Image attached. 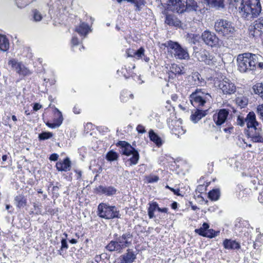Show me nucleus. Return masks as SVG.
I'll use <instances>...</instances> for the list:
<instances>
[{
	"mask_svg": "<svg viewBox=\"0 0 263 263\" xmlns=\"http://www.w3.org/2000/svg\"><path fill=\"white\" fill-rule=\"evenodd\" d=\"M238 70L247 73L257 68L263 69V57L259 54L246 52L239 54L237 58Z\"/></svg>",
	"mask_w": 263,
	"mask_h": 263,
	"instance_id": "obj_1",
	"label": "nucleus"
},
{
	"mask_svg": "<svg viewBox=\"0 0 263 263\" xmlns=\"http://www.w3.org/2000/svg\"><path fill=\"white\" fill-rule=\"evenodd\" d=\"M239 11L242 17L247 20L257 17L261 11L260 0H242Z\"/></svg>",
	"mask_w": 263,
	"mask_h": 263,
	"instance_id": "obj_2",
	"label": "nucleus"
},
{
	"mask_svg": "<svg viewBox=\"0 0 263 263\" xmlns=\"http://www.w3.org/2000/svg\"><path fill=\"white\" fill-rule=\"evenodd\" d=\"M98 215L106 219L119 218L121 217L119 210L115 206H111L106 203H101L98 206Z\"/></svg>",
	"mask_w": 263,
	"mask_h": 263,
	"instance_id": "obj_3",
	"label": "nucleus"
},
{
	"mask_svg": "<svg viewBox=\"0 0 263 263\" xmlns=\"http://www.w3.org/2000/svg\"><path fill=\"white\" fill-rule=\"evenodd\" d=\"M117 145L121 146L120 153L122 154L127 156L132 155V157L127 160L126 163L129 162L130 166L138 163L139 160V153L130 144L125 141H120L118 142Z\"/></svg>",
	"mask_w": 263,
	"mask_h": 263,
	"instance_id": "obj_4",
	"label": "nucleus"
},
{
	"mask_svg": "<svg viewBox=\"0 0 263 263\" xmlns=\"http://www.w3.org/2000/svg\"><path fill=\"white\" fill-rule=\"evenodd\" d=\"M211 99V95L201 89H196L190 96V100L192 105L198 108L204 106Z\"/></svg>",
	"mask_w": 263,
	"mask_h": 263,
	"instance_id": "obj_5",
	"label": "nucleus"
},
{
	"mask_svg": "<svg viewBox=\"0 0 263 263\" xmlns=\"http://www.w3.org/2000/svg\"><path fill=\"white\" fill-rule=\"evenodd\" d=\"M215 31L219 34L223 36L229 37L232 36L235 31L232 23L226 20H217L214 25Z\"/></svg>",
	"mask_w": 263,
	"mask_h": 263,
	"instance_id": "obj_6",
	"label": "nucleus"
},
{
	"mask_svg": "<svg viewBox=\"0 0 263 263\" xmlns=\"http://www.w3.org/2000/svg\"><path fill=\"white\" fill-rule=\"evenodd\" d=\"M163 45L171 49V53L176 59L188 60L189 54L186 48H184L177 42L168 41L163 44Z\"/></svg>",
	"mask_w": 263,
	"mask_h": 263,
	"instance_id": "obj_7",
	"label": "nucleus"
},
{
	"mask_svg": "<svg viewBox=\"0 0 263 263\" xmlns=\"http://www.w3.org/2000/svg\"><path fill=\"white\" fill-rule=\"evenodd\" d=\"M197 8V2L194 0H180L176 3V7L172 8V10L178 13H182L185 11H196Z\"/></svg>",
	"mask_w": 263,
	"mask_h": 263,
	"instance_id": "obj_8",
	"label": "nucleus"
},
{
	"mask_svg": "<svg viewBox=\"0 0 263 263\" xmlns=\"http://www.w3.org/2000/svg\"><path fill=\"white\" fill-rule=\"evenodd\" d=\"M197 48L194 47V54L199 61L203 62L205 64L211 65L215 62L214 57L204 49H200L196 51Z\"/></svg>",
	"mask_w": 263,
	"mask_h": 263,
	"instance_id": "obj_9",
	"label": "nucleus"
},
{
	"mask_svg": "<svg viewBox=\"0 0 263 263\" xmlns=\"http://www.w3.org/2000/svg\"><path fill=\"white\" fill-rule=\"evenodd\" d=\"M263 33V16L255 21L249 27V35L253 37H259Z\"/></svg>",
	"mask_w": 263,
	"mask_h": 263,
	"instance_id": "obj_10",
	"label": "nucleus"
},
{
	"mask_svg": "<svg viewBox=\"0 0 263 263\" xmlns=\"http://www.w3.org/2000/svg\"><path fill=\"white\" fill-rule=\"evenodd\" d=\"M201 39L203 42L209 46L213 47L218 45L219 39L214 33L209 30H205L202 33Z\"/></svg>",
	"mask_w": 263,
	"mask_h": 263,
	"instance_id": "obj_11",
	"label": "nucleus"
},
{
	"mask_svg": "<svg viewBox=\"0 0 263 263\" xmlns=\"http://www.w3.org/2000/svg\"><path fill=\"white\" fill-rule=\"evenodd\" d=\"M246 135L255 143H263V130L258 126L247 131Z\"/></svg>",
	"mask_w": 263,
	"mask_h": 263,
	"instance_id": "obj_12",
	"label": "nucleus"
},
{
	"mask_svg": "<svg viewBox=\"0 0 263 263\" xmlns=\"http://www.w3.org/2000/svg\"><path fill=\"white\" fill-rule=\"evenodd\" d=\"M218 86L224 94L231 95L236 91V86L234 84L226 78L220 81Z\"/></svg>",
	"mask_w": 263,
	"mask_h": 263,
	"instance_id": "obj_13",
	"label": "nucleus"
},
{
	"mask_svg": "<svg viewBox=\"0 0 263 263\" xmlns=\"http://www.w3.org/2000/svg\"><path fill=\"white\" fill-rule=\"evenodd\" d=\"M114 236L116 237L123 250L132 244L133 236L130 232H126L119 236H118L117 234H115Z\"/></svg>",
	"mask_w": 263,
	"mask_h": 263,
	"instance_id": "obj_14",
	"label": "nucleus"
},
{
	"mask_svg": "<svg viewBox=\"0 0 263 263\" xmlns=\"http://www.w3.org/2000/svg\"><path fill=\"white\" fill-rule=\"evenodd\" d=\"M229 114V111L226 109H221L214 114L213 120L217 125H221L224 123Z\"/></svg>",
	"mask_w": 263,
	"mask_h": 263,
	"instance_id": "obj_15",
	"label": "nucleus"
},
{
	"mask_svg": "<svg viewBox=\"0 0 263 263\" xmlns=\"http://www.w3.org/2000/svg\"><path fill=\"white\" fill-rule=\"evenodd\" d=\"M8 65L11 66L20 74L28 76L31 73L29 69L14 60H10L8 62Z\"/></svg>",
	"mask_w": 263,
	"mask_h": 263,
	"instance_id": "obj_16",
	"label": "nucleus"
},
{
	"mask_svg": "<svg viewBox=\"0 0 263 263\" xmlns=\"http://www.w3.org/2000/svg\"><path fill=\"white\" fill-rule=\"evenodd\" d=\"M136 258V255L130 249H127L126 252L119 257L120 263H133Z\"/></svg>",
	"mask_w": 263,
	"mask_h": 263,
	"instance_id": "obj_17",
	"label": "nucleus"
},
{
	"mask_svg": "<svg viewBox=\"0 0 263 263\" xmlns=\"http://www.w3.org/2000/svg\"><path fill=\"white\" fill-rule=\"evenodd\" d=\"M245 121L249 130L258 126L259 123L256 121V115L253 111L250 112L245 118Z\"/></svg>",
	"mask_w": 263,
	"mask_h": 263,
	"instance_id": "obj_18",
	"label": "nucleus"
},
{
	"mask_svg": "<svg viewBox=\"0 0 263 263\" xmlns=\"http://www.w3.org/2000/svg\"><path fill=\"white\" fill-rule=\"evenodd\" d=\"M209 109L201 110L196 108L194 112L191 116V120L195 123H197L202 118L205 117L208 113Z\"/></svg>",
	"mask_w": 263,
	"mask_h": 263,
	"instance_id": "obj_19",
	"label": "nucleus"
},
{
	"mask_svg": "<svg viewBox=\"0 0 263 263\" xmlns=\"http://www.w3.org/2000/svg\"><path fill=\"white\" fill-rule=\"evenodd\" d=\"M57 169L59 171L67 172L71 168V161L68 157H66L63 161L58 162L56 163Z\"/></svg>",
	"mask_w": 263,
	"mask_h": 263,
	"instance_id": "obj_20",
	"label": "nucleus"
},
{
	"mask_svg": "<svg viewBox=\"0 0 263 263\" xmlns=\"http://www.w3.org/2000/svg\"><path fill=\"white\" fill-rule=\"evenodd\" d=\"M105 248L109 252H116L118 253H121L123 252V249L116 238L114 240L110 241Z\"/></svg>",
	"mask_w": 263,
	"mask_h": 263,
	"instance_id": "obj_21",
	"label": "nucleus"
},
{
	"mask_svg": "<svg viewBox=\"0 0 263 263\" xmlns=\"http://www.w3.org/2000/svg\"><path fill=\"white\" fill-rule=\"evenodd\" d=\"M75 31L80 35L85 37L86 36L89 31H90V28L87 23L82 22L80 23L79 26L76 27Z\"/></svg>",
	"mask_w": 263,
	"mask_h": 263,
	"instance_id": "obj_22",
	"label": "nucleus"
},
{
	"mask_svg": "<svg viewBox=\"0 0 263 263\" xmlns=\"http://www.w3.org/2000/svg\"><path fill=\"white\" fill-rule=\"evenodd\" d=\"M97 191L107 196H112L116 194L117 190L113 186H103L100 185L97 187Z\"/></svg>",
	"mask_w": 263,
	"mask_h": 263,
	"instance_id": "obj_23",
	"label": "nucleus"
},
{
	"mask_svg": "<svg viewBox=\"0 0 263 263\" xmlns=\"http://www.w3.org/2000/svg\"><path fill=\"white\" fill-rule=\"evenodd\" d=\"M223 245L226 249H239L240 247L238 242L231 239H225L223 242Z\"/></svg>",
	"mask_w": 263,
	"mask_h": 263,
	"instance_id": "obj_24",
	"label": "nucleus"
},
{
	"mask_svg": "<svg viewBox=\"0 0 263 263\" xmlns=\"http://www.w3.org/2000/svg\"><path fill=\"white\" fill-rule=\"evenodd\" d=\"M149 137L150 140L155 143L157 146L159 147L162 144V140L160 137L152 129L149 131Z\"/></svg>",
	"mask_w": 263,
	"mask_h": 263,
	"instance_id": "obj_25",
	"label": "nucleus"
},
{
	"mask_svg": "<svg viewBox=\"0 0 263 263\" xmlns=\"http://www.w3.org/2000/svg\"><path fill=\"white\" fill-rule=\"evenodd\" d=\"M165 23L170 26L178 27L180 22L175 16L172 15H166Z\"/></svg>",
	"mask_w": 263,
	"mask_h": 263,
	"instance_id": "obj_26",
	"label": "nucleus"
},
{
	"mask_svg": "<svg viewBox=\"0 0 263 263\" xmlns=\"http://www.w3.org/2000/svg\"><path fill=\"white\" fill-rule=\"evenodd\" d=\"M14 202L16 206L21 209L24 208L26 205L27 201L23 195H18L15 197Z\"/></svg>",
	"mask_w": 263,
	"mask_h": 263,
	"instance_id": "obj_27",
	"label": "nucleus"
},
{
	"mask_svg": "<svg viewBox=\"0 0 263 263\" xmlns=\"http://www.w3.org/2000/svg\"><path fill=\"white\" fill-rule=\"evenodd\" d=\"M9 47V42L6 36L0 34V50L6 51Z\"/></svg>",
	"mask_w": 263,
	"mask_h": 263,
	"instance_id": "obj_28",
	"label": "nucleus"
},
{
	"mask_svg": "<svg viewBox=\"0 0 263 263\" xmlns=\"http://www.w3.org/2000/svg\"><path fill=\"white\" fill-rule=\"evenodd\" d=\"M253 89L255 94H257L263 100V83H256L253 87Z\"/></svg>",
	"mask_w": 263,
	"mask_h": 263,
	"instance_id": "obj_29",
	"label": "nucleus"
},
{
	"mask_svg": "<svg viewBox=\"0 0 263 263\" xmlns=\"http://www.w3.org/2000/svg\"><path fill=\"white\" fill-rule=\"evenodd\" d=\"M134 98V95L127 90H123L120 96V99L122 102H126L129 99H133Z\"/></svg>",
	"mask_w": 263,
	"mask_h": 263,
	"instance_id": "obj_30",
	"label": "nucleus"
},
{
	"mask_svg": "<svg viewBox=\"0 0 263 263\" xmlns=\"http://www.w3.org/2000/svg\"><path fill=\"white\" fill-rule=\"evenodd\" d=\"M220 192L219 189H213L209 193V198L213 201L218 200L220 197Z\"/></svg>",
	"mask_w": 263,
	"mask_h": 263,
	"instance_id": "obj_31",
	"label": "nucleus"
},
{
	"mask_svg": "<svg viewBox=\"0 0 263 263\" xmlns=\"http://www.w3.org/2000/svg\"><path fill=\"white\" fill-rule=\"evenodd\" d=\"M119 155L114 151H109L106 155V159L109 161L117 160Z\"/></svg>",
	"mask_w": 263,
	"mask_h": 263,
	"instance_id": "obj_32",
	"label": "nucleus"
},
{
	"mask_svg": "<svg viewBox=\"0 0 263 263\" xmlns=\"http://www.w3.org/2000/svg\"><path fill=\"white\" fill-rule=\"evenodd\" d=\"M218 232H215L213 229H208L204 233H200V235L207 237L209 238H213L217 236Z\"/></svg>",
	"mask_w": 263,
	"mask_h": 263,
	"instance_id": "obj_33",
	"label": "nucleus"
},
{
	"mask_svg": "<svg viewBox=\"0 0 263 263\" xmlns=\"http://www.w3.org/2000/svg\"><path fill=\"white\" fill-rule=\"evenodd\" d=\"M52 136V133L44 132L39 135V139L40 140H45L51 138Z\"/></svg>",
	"mask_w": 263,
	"mask_h": 263,
	"instance_id": "obj_34",
	"label": "nucleus"
},
{
	"mask_svg": "<svg viewBox=\"0 0 263 263\" xmlns=\"http://www.w3.org/2000/svg\"><path fill=\"white\" fill-rule=\"evenodd\" d=\"M145 179L147 183H154L157 182L159 180V177L155 175H149V176H146Z\"/></svg>",
	"mask_w": 263,
	"mask_h": 263,
	"instance_id": "obj_35",
	"label": "nucleus"
},
{
	"mask_svg": "<svg viewBox=\"0 0 263 263\" xmlns=\"http://www.w3.org/2000/svg\"><path fill=\"white\" fill-rule=\"evenodd\" d=\"M144 49L143 47H140L138 50L134 52V55L132 56L137 59L142 58L143 57H144Z\"/></svg>",
	"mask_w": 263,
	"mask_h": 263,
	"instance_id": "obj_36",
	"label": "nucleus"
},
{
	"mask_svg": "<svg viewBox=\"0 0 263 263\" xmlns=\"http://www.w3.org/2000/svg\"><path fill=\"white\" fill-rule=\"evenodd\" d=\"M32 1L33 0H16V3L18 7L24 8Z\"/></svg>",
	"mask_w": 263,
	"mask_h": 263,
	"instance_id": "obj_37",
	"label": "nucleus"
},
{
	"mask_svg": "<svg viewBox=\"0 0 263 263\" xmlns=\"http://www.w3.org/2000/svg\"><path fill=\"white\" fill-rule=\"evenodd\" d=\"M33 17L35 22H39L42 19L41 13L36 9L32 10Z\"/></svg>",
	"mask_w": 263,
	"mask_h": 263,
	"instance_id": "obj_38",
	"label": "nucleus"
},
{
	"mask_svg": "<svg viewBox=\"0 0 263 263\" xmlns=\"http://www.w3.org/2000/svg\"><path fill=\"white\" fill-rule=\"evenodd\" d=\"M57 110L58 112V117L57 119L54 120V122H55L57 127H58L62 123L63 118L62 115V112L60 111H59L58 109H57Z\"/></svg>",
	"mask_w": 263,
	"mask_h": 263,
	"instance_id": "obj_39",
	"label": "nucleus"
},
{
	"mask_svg": "<svg viewBox=\"0 0 263 263\" xmlns=\"http://www.w3.org/2000/svg\"><path fill=\"white\" fill-rule=\"evenodd\" d=\"M209 228V225L206 222H204L202 226L199 229L195 230L196 233L200 235V233H204Z\"/></svg>",
	"mask_w": 263,
	"mask_h": 263,
	"instance_id": "obj_40",
	"label": "nucleus"
},
{
	"mask_svg": "<svg viewBox=\"0 0 263 263\" xmlns=\"http://www.w3.org/2000/svg\"><path fill=\"white\" fill-rule=\"evenodd\" d=\"M236 102L238 104V105L239 106H240L241 107H244L248 104V101H247V99H243L240 98H238L236 99Z\"/></svg>",
	"mask_w": 263,
	"mask_h": 263,
	"instance_id": "obj_41",
	"label": "nucleus"
},
{
	"mask_svg": "<svg viewBox=\"0 0 263 263\" xmlns=\"http://www.w3.org/2000/svg\"><path fill=\"white\" fill-rule=\"evenodd\" d=\"M158 208H159L158 203L156 202H153L149 203V206L148 210L154 212L156 209L158 210Z\"/></svg>",
	"mask_w": 263,
	"mask_h": 263,
	"instance_id": "obj_42",
	"label": "nucleus"
},
{
	"mask_svg": "<svg viewBox=\"0 0 263 263\" xmlns=\"http://www.w3.org/2000/svg\"><path fill=\"white\" fill-rule=\"evenodd\" d=\"M245 118H244L242 116H238L237 119L236 123L237 125H240V126H244L245 124Z\"/></svg>",
	"mask_w": 263,
	"mask_h": 263,
	"instance_id": "obj_43",
	"label": "nucleus"
},
{
	"mask_svg": "<svg viewBox=\"0 0 263 263\" xmlns=\"http://www.w3.org/2000/svg\"><path fill=\"white\" fill-rule=\"evenodd\" d=\"M68 248V245L67 243L66 239V238H62L61 240V250L60 251V254H62L61 251L63 249H67Z\"/></svg>",
	"mask_w": 263,
	"mask_h": 263,
	"instance_id": "obj_44",
	"label": "nucleus"
},
{
	"mask_svg": "<svg viewBox=\"0 0 263 263\" xmlns=\"http://www.w3.org/2000/svg\"><path fill=\"white\" fill-rule=\"evenodd\" d=\"M180 0H168L167 4L170 6H172V8L176 7V3L179 2Z\"/></svg>",
	"mask_w": 263,
	"mask_h": 263,
	"instance_id": "obj_45",
	"label": "nucleus"
},
{
	"mask_svg": "<svg viewBox=\"0 0 263 263\" xmlns=\"http://www.w3.org/2000/svg\"><path fill=\"white\" fill-rule=\"evenodd\" d=\"M137 130L139 133L143 134L146 132L144 127L142 125H138L137 127Z\"/></svg>",
	"mask_w": 263,
	"mask_h": 263,
	"instance_id": "obj_46",
	"label": "nucleus"
},
{
	"mask_svg": "<svg viewBox=\"0 0 263 263\" xmlns=\"http://www.w3.org/2000/svg\"><path fill=\"white\" fill-rule=\"evenodd\" d=\"M59 155L57 154H52L50 156L49 159L51 161H57L58 159Z\"/></svg>",
	"mask_w": 263,
	"mask_h": 263,
	"instance_id": "obj_47",
	"label": "nucleus"
},
{
	"mask_svg": "<svg viewBox=\"0 0 263 263\" xmlns=\"http://www.w3.org/2000/svg\"><path fill=\"white\" fill-rule=\"evenodd\" d=\"M166 187L170 189L171 191H172L174 193V194L178 195V196L180 195V194L179 193L180 191L179 189L175 190L173 188L170 187L168 185H166Z\"/></svg>",
	"mask_w": 263,
	"mask_h": 263,
	"instance_id": "obj_48",
	"label": "nucleus"
},
{
	"mask_svg": "<svg viewBox=\"0 0 263 263\" xmlns=\"http://www.w3.org/2000/svg\"><path fill=\"white\" fill-rule=\"evenodd\" d=\"M71 44L72 45H78L79 44V40L77 37L73 36L71 39Z\"/></svg>",
	"mask_w": 263,
	"mask_h": 263,
	"instance_id": "obj_49",
	"label": "nucleus"
},
{
	"mask_svg": "<svg viewBox=\"0 0 263 263\" xmlns=\"http://www.w3.org/2000/svg\"><path fill=\"white\" fill-rule=\"evenodd\" d=\"M199 74L198 73H194L192 77L193 78L195 79V81H196V79H197L198 80V83H196V84H198V83H199L200 82V79H199Z\"/></svg>",
	"mask_w": 263,
	"mask_h": 263,
	"instance_id": "obj_50",
	"label": "nucleus"
},
{
	"mask_svg": "<svg viewBox=\"0 0 263 263\" xmlns=\"http://www.w3.org/2000/svg\"><path fill=\"white\" fill-rule=\"evenodd\" d=\"M42 107V105L39 103H35L33 106V109L35 111L39 110Z\"/></svg>",
	"mask_w": 263,
	"mask_h": 263,
	"instance_id": "obj_51",
	"label": "nucleus"
},
{
	"mask_svg": "<svg viewBox=\"0 0 263 263\" xmlns=\"http://www.w3.org/2000/svg\"><path fill=\"white\" fill-rule=\"evenodd\" d=\"M46 125L49 127H50V128H55L57 127L54 122H53V123H49V122H47L46 123Z\"/></svg>",
	"mask_w": 263,
	"mask_h": 263,
	"instance_id": "obj_52",
	"label": "nucleus"
},
{
	"mask_svg": "<svg viewBox=\"0 0 263 263\" xmlns=\"http://www.w3.org/2000/svg\"><path fill=\"white\" fill-rule=\"evenodd\" d=\"M158 211L159 212H162V213H167L168 209H167V208H160L159 207V208H158Z\"/></svg>",
	"mask_w": 263,
	"mask_h": 263,
	"instance_id": "obj_53",
	"label": "nucleus"
},
{
	"mask_svg": "<svg viewBox=\"0 0 263 263\" xmlns=\"http://www.w3.org/2000/svg\"><path fill=\"white\" fill-rule=\"evenodd\" d=\"M73 110V112L76 114H78L80 112V109L78 107L74 106Z\"/></svg>",
	"mask_w": 263,
	"mask_h": 263,
	"instance_id": "obj_54",
	"label": "nucleus"
},
{
	"mask_svg": "<svg viewBox=\"0 0 263 263\" xmlns=\"http://www.w3.org/2000/svg\"><path fill=\"white\" fill-rule=\"evenodd\" d=\"M148 215L149 218H151V219L155 217L154 212L149 211L148 210Z\"/></svg>",
	"mask_w": 263,
	"mask_h": 263,
	"instance_id": "obj_55",
	"label": "nucleus"
},
{
	"mask_svg": "<svg viewBox=\"0 0 263 263\" xmlns=\"http://www.w3.org/2000/svg\"><path fill=\"white\" fill-rule=\"evenodd\" d=\"M171 207L173 209H176L177 208V203L176 202H173Z\"/></svg>",
	"mask_w": 263,
	"mask_h": 263,
	"instance_id": "obj_56",
	"label": "nucleus"
},
{
	"mask_svg": "<svg viewBox=\"0 0 263 263\" xmlns=\"http://www.w3.org/2000/svg\"><path fill=\"white\" fill-rule=\"evenodd\" d=\"M232 129H233V127H229V128H225L223 129V130L225 133H228V132L229 133H230L231 130Z\"/></svg>",
	"mask_w": 263,
	"mask_h": 263,
	"instance_id": "obj_57",
	"label": "nucleus"
},
{
	"mask_svg": "<svg viewBox=\"0 0 263 263\" xmlns=\"http://www.w3.org/2000/svg\"><path fill=\"white\" fill-rule=\"evenodd\" d=\"M190 204H191V208H192V209L193 210L195 211V210H197V209H199V208H198L196 205H193V204H192V202H190Z\"/></svg>",
	"mask_w": 263,
	"mask_h": 263,
	"instance_id": "obj_58",
	"label": "nucleus"
},
{
	"mask_svg": "<svg viewBox=\"0 0 263 263\" xmlns=\"http://www.w3.org/2000/svg\"><path fill=\"white\" fill-rule=\"evenodd\" d=\"M258 200H260V202H263V192L259 195Z\"/></svg>",
	"mask_w": 263,
	"mask_h": 263,
	"instance_id": "obj_59",
	"label": "nucleus"
},
{
	"mask_svg": "<svg viewBox=\"0 0 263 263\" xmlns=\"http://www.w3.org/2000/svg\"><path fill=\"white\" fill-rule=\"evenodd\" d=\"M69 242L71 243H72V244H75L77 242V240L76 239H71Z\"/></svg>",
	"mask_w": 263,
	"mask_h": 263,
	"instance_id": "obj_60",
	"label": "nucleus"
},
{
	"mask_svg": "<svg viewBox=\"0 0 263 263\" xmlns=\"http://www.w3.org/2000/svg\"><path fill=\"white\" fill-rule=\"evenodd\" d=\"M7 159V156L6 155H3L2 156V160L3 161H5Z\"/></svg>",
	"mask_w": 263,
	"mask_h": 263,
	"instance_id": "obj_61",
	"label": "nucleus"
},
{
	"mask_svg": "<svg viewBox=\"0 0 263 263\" xmlns=\"http://www.w3.org/2000/svg\"><path fill=\"white\" fill-rule=\"evenodd\" d=\"M12 119L13 121H17V118H16V117L14 115H13L12 116Z\"/></svg>",
	"mask_w": 263,
	"mask_h": 263,
	"instance_id": "obj_62",
	"label": "nucleus"
},
{
	"mask_svg": "<svg viewBox=\"0 0 263 263\" xmlns=\"http://www.w3.org/2000/svg\"><path fill=\"white\" fill-rule=\"evenodd\" d=\"M144 61H145V62H148V61H149V58H148V57H145V55H144Z\"/></svg>",
	"mask_w": 263,
	"mask_h": 263,
	"instance_id": "obj_63",
	"label": "nucleus"
},
{
	"mask_svg": "<svg viewBox=\"0 0 263 263\" xmlns=\"http://www.w3.org/2000/svg\"><path fill=\"white\" fill-rule=\"evenodd\" d=\"M11 206L9 204H7L6 205V210H9Z\"/></svg>",
	"mask_w": 263,
	"mask_h": 263,
	"instance_id": "obj_64",
	"label": "nucleus"
}]
</instances>
